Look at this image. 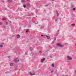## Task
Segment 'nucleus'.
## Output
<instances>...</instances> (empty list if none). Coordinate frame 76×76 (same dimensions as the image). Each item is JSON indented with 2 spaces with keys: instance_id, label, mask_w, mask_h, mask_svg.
<instances>
[{
  "instance_id": "23",
  "label": "nucleus",
  "mask_w": 76,
  "mask_h": 76,
  "mask_svg": "<svg viewBox=\"0 0 76 76\" xmlns=\"http://www.w3.org/2000/svg\"><path fill=\"white\" fill-rule=\"evenodd\" d=\"M54 39H56V38H55Z\"/></svg>"
},
{
  "instance_id": "11",
  "label": "nucleus",
  "mask_w": 76,
  "mask_h": 76,
  "mask_svg": "<svg viewBox=\"0 0 76 76\" xmlns=\"http://www.w3.org/2000/svg\"><path fill=\"white\" fill-rule=\"evenodd\" d=\"M73 10H76V8H74L73 9Z\"/></svg>"
},
{
  "instance_id": "10",
  "label": "nucleus",
  "mask_w": 76,
  "mask_h": 76,
  "mask_svg": "<svg viewBox=\"0 0 76 76\" xmlns=\"http://www.w3.org/2000/svg\"><path fill=\"white\" fill-rule=\"evenodd\" d=\"M20 36L19 35H17V38H20Z\"/></svg>"
},
{
  "instance_id": "4",
  "label": "nucleus",
  "mask_w": 76,
  "mask_h": 76,
  "mask_svg": "<svg viewBox=\"0 0 76 76\" xmlns=\"http://www.w3.org/2000/svg\"><path fill=\"white\" fill-rule=\"evenodd\" d=\"M57 45L58 46H59V47H63V46L60 44H57Z\"/></svg>"
},
{
  "instance_id": "24",
  "label": "nucleus",
  "mask_w": 76,
  "mask_h": 76,
  "mask_svg": "<svg viewBox=\"0 0 76 76\" xmlns=\"http://www.w3.org/2000/svg\"><path fill=\"white\" fill-rule=\"evenodd\" d=\"M53 72H51V73H52Z\"/></svg>"
},
{
  "instance_id": "15",
  "label": "nucleus",
  "mask_w": 76,
  "mask_h": 76,
  "mask_svg": "<svg viewBox=\"0 0 76 76\" xmlns=\"http://www.w3.org/2000/svg\"><path fill=\"white\" fill-rule=\"evenodd\" d=\"M23 7H24V8L26 7V5H24Z\"/></svg>"
},
{
  "instance_id": "14",
  "label": "nucleus",
  "mask_w": 76,
  "mask_h": 76,
  "mask_svg": "<svg viewBox=\"0 0 76 76\" xmlns=\"http://www.w3.org/2000/svg\"><path fill=\"white\" fill-rule=\"evenodd\" d=\"M1 24H2V23H1V22H0V25H1Z\"/></svg>"
},
{
  "instance_id": "8",
  "label": "nucleus",
  "mask_w": 76,
  "mask_h": 76,
  "mask_svg": "<svg viewBox=\"0 0 76 76\" xmlns=\"http://www.w3.org/2000/svg\"><path fill=\"white\" fill-rule=\"evenodd\" d=\"M0 47H1V48H2V47H3V45H0Z\"/></svg>"
},
{
  "instance_id": "9",
  "label": "nucleus",
  "mask_w": 76,
  "mask_h": 76,
  "mask_svg": "<svg viewBox=\"0 0 76 76\" xmlns=\"http://www.w3.org/2000/svg\"><path fill=\"white\" fill-rule=\"evenodd\" d=\"M52 67H54V64H52Z\"/></svg>"
},
{
  "instance_id": "17",
  "label": "nucleus",
  "mask_w": 76,
  "mask_h": 76,
  "mask_svg": "<svg viewBox=\"0 0 76 76\" xmlns=\"http://www.w3.org/2000/svg\"><path fill=\"white\" fill-rule=\"evenodd\" d=\"M44 36V35H41V37H43Z\"/></svg>"
},
{
  "instance_id": "7",
  "label": "nucleus",
  "mask_w": 76,
  "mask_h": 76,
  "mask_svg": "<svg viewBox=\"0 0 76 76\" xmlns=\"http://www.w3.org/2000/svg\"><path fill=\"white\" fill-rule=\"evenodd\" d=\"M46 37L47 39H49L50 38V37H48V36H46Z\"/></svg>"
},
{
  "instance_id": "22",
  "label": "nucleus",
  "mask_w": 76,
  "mask_h": 76,
  "mask_svg": "<svg viewBox=\"0 0 76 76\" xmlns=\"http://www.w3.org/2000/svg\"><path fill=\"white\" fill-rule=\"evenodd\" d=\"M27 1H29V0H27Z\"/></svg>"
},
{
  "instance_id": "13",
  "label": "nucleus",
  "mask_w": 76,
  "mask_h": 76,
  "mask_svg": "<svg viewBox=\"0 0 76 76\" xmlns=\"http://www.w3.org/2000/svg\"><path fill=\"white\" fill-rule=\"evenodd\" d=\"M5 18H2V20H5Z\"/></svg>"
},
{
  "instance_id": "6",
  "label": "nucleus",
  "mask_w": 76,
  "mask_h": 76,
  "mask_svg": "<svg viewBox=\"0 0 76 76\" xmlns=\"http://www.w3.org/2000/svg\"><path fill=\"white\" fill-rule=\"evenodd\" d=\"M12 0H8V2L10 3V2H12Z\"/></svg>"
},
{
  "instance_id": "1",
  "label": "nucleus",
  "mask_w": 76,
  "mask_h": 76,
  "mask_svg": "<svg viewBox=\"0 0 76 76\" xmlns=\"http://www.w3.org/2000/svg\"><path fill=\"white\" fill-rule=\"evenodd\" d=\"M29 74L31 76H32V75H36L35 73H34V72H30L29 73Z\"/></svg>"
},
{
  "instance_id": "20",
  "label": "nucleus",
  "mask_w": 76,
  "mask_h": 76,
  "mask_svg": "<svg viewBox=\"0 0 76 76\" xmlns=\"http://www.w3.org/2000/svg\"><path fill=\"white\" fill-rule=\"evenodd\" d=\"M6 24H7V22H6Z\"/></svg>"
},
{
  "instance_id": "3",
  "label": "nucleus",
  "mask_w": 76,
  "mask_h": 76,
  "mask_svg": "<svg viewBox=\"0 0 76 76\" xmlns=\"http://www.w3.org/2000/svg\"><path fill=\"white\" fill-rule=\"evenodd\" d=\"M14 61H15V62H16V61H18H18H19V60H18V58H17L14 60Z\"/></svg>"
},
{
  "instance_id": "21",
  "label": "nucleus",
  "mask_w": 76,
  "mask_h": 76,
  "mask_svg": "<svg viewBox=\"0 0 76 76\" xmlns=\"http://www.w3.org/2000/svg\"><path fill=\"white\" fill-rule=\"evenodd\" d=\"M8 57V58H10V56H9Z\"/></svg>"
},
{
  "instance_id": "5",
  "label": "nucleus",
  "mask_w": 76,
  "mask_h": 76,
  "mask_svg": "<svg viewBox=\"0 0 76 76\" xmlns=\"http://www.w3.org/2000/svg\"><path fill=\"white\" fill-rule=\"evenodd\" d=\"M44 60H45V59H42L41 62H43Z\"/></svg>"
},
{
  "instance_id": "16",
  "label": "nucleus",
  "mask_w": 76,
  "mask_h": 76,
  "mask_svg": "<svg viewBox=\"0 0 76 76\" xmlns=\"http://www.w3.org/2000/svg\"><path fill=\"white\" fill-rule=\"evenodd\" d=\"M56 13H57V14H58V11H56Z\"/></svg>"
},
{
  "instance_id": "18",
  "label": "nucleus",
  "mask_w": 76,
  "mask_h": 76,
  "mask_svg": "<svg viewBox=\"0 0 76 76\" xmlns=\"http://www.w3.org/2000/svg\"><path fill=\"white\" fill-rule=\"evenodd\" d=\"M72 25L74 26V25H75V24H72Z\"/></svg>"
},
{
  "instance_id": "19",
  "label": "nucleus",
  "mask_w": 76,
  "mask_h": 76,
  "mask_svg": "<svg viewBox=\"0 0 76 76\" xmlns=\"http://www.w3.org/2000/svg\"><path fill=\"white\" fill-rule=\"evenodd\" d=\"M26 32H28V30H27L26 31Z\"/></svg>"
},
{
  "instance_id": "2",
  "label": "nucleus",
  "mask_w": 76,
  "mask_h": 76,
  "mask_svg": "<svg viewBox=\"0 0 76 76\" xmlns=\"http://www.w3.org/2000/svg\"><path fill=\"white\" fill-rule=\"evenodd\" d=\"M67 58L69 60H72V58L69 56H67Z\"/></svg>"
},
{
  "instance_id": "12",
  "label": "nucleus",
  "mask_w": 76,
  "mask_h": 76,
  "mask_svg": "<svg viewBox=\"0 0 76 76\" xmlns=\"http://www.w3.org/2000/svg\"><path fill=\"white\" fill-rule=\"evenodd\" d=\"M39 53H40V54H41V53H42V52H41V51H39Z\"/></svg>"
}]
</instances>
